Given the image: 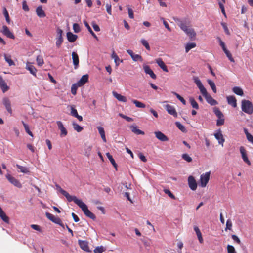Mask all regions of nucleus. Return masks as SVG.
<instances>
[{"label":"nucleus","mask_w":253,"mask_h":253,"mask_svg":"<svg viewBox=\"0 0 253 253\" xmlns=\"http://www.w3.org/2000/svg\"><path fill=\"white\" fill-rule=\"evenodd\" d=\"M166 109L169 114L173 116H177V112L173 106L170 105H167L166 106Z\"/></svg>","instance_id":"obj_24"},{"label":"nucleus","mask_w":253,"mask_h":253,"mask_svg":"<svg viewBox=\"0 0 253 253\" xmlns=\"http://www.w3.org/2000/svg\"><path fill=\"white\" fill-rule=\"evenodd\" d=\"M221 25H222L225 33L227 35H229L230 34V31H229L227 26L226 24L224 22H221Z\"/></svg>","instance_id":"obj_59"},{"label":"nucleus","mask_w":253,"mask_h":253,"mask_svg":"<svg viewBox=\"0 0 253 253\" xmlns=\"http://www.w3.org/2000/svg\"><path fill=\"white\" fill-rule=\"evenodd\" d=\"M226 98L229 105H231L234 108L237 107V100L234 96H228Z\"/></svg>","instance_id":"obj_20"},{"label":"nucleus","mask_w":253,"mask_h":253,"mask_svg":"<svg viewBox=\"0 0 253 253\" xmlns=\"http://www.w3.org/2000/svg\"><path fill=\"white\" fill-rule=\"evenodd\" d=\"M213 112L216 116L218 117V118H221L224 117L223 113L218 108H215L214 109Z\"/></svg>","instance_id":"obj_45"},{"label":"nucleus","mask_w":253,"mask_h":253,"mask_svg":"<svg viewBox=\"0 0 253 253\" xmlns=\"http://www.w3.org/2000/svg\"><path fill=\"white\" fill-rule=\"evenodd\" d=\"M113 95L114 97L116 98L118 101L123 102H126V98L125 96H123L115 91L113 92Z\"/></svg>","instance_id":"obj_26"},{"label":"nucleus","mask_w":253,"mask_h":253,"mask_svg":"<svg viewBox=\"0 0 253 253\" xmlns=\"http://www.w3.org/2000/svg\"><path fill=\"white\" fill-rule=\"evenodd\" d=\"M67 38L69 42H73L77 40L78 36L73 34L71 32H68L67 33Z\"/></svg>","instance_id":"obj_27"},{"label":"nucleus","mask_w":253,"mask_h":253,"mask_svg":"<svg viewBox=\"0 0 253 253\" xmlns=\"http://www.w3.org/2000/svg\"><path fill=\"white\" fill-rule=\"evenodd\" d=\"M72 125L73 126L74 129L76 130L78 132H80L82 131L83 129V127L80 125H79L78 124H77L76 122H73L72 123Z\"/></svg>","instance_id":"obj_41"},{"label":"nucleus","mask_w":253,"mask_h":253,"mask_svg":"<svg viewBox=\"0 0 253 253\" xmlns=\"http://www.w3.org/2000/svg\"><path fill=\"white\" fill-rule=\"evenodd\" d=\"M91 24H92V27H93V29L94 30V31H95L96 32H99L100 31V27H99V26L98 25H97L95 23V22H93Z\"/></svg>","instance_id":"obj_64"},{"label":"nucleus","mask_w":253,"mask_h":253,"mask_svg":"<svg viewBox=\"0 0 253 253\" xmlns=\"http://www.w3.org/2000/svg\"><path fill=\"white\" fill-rule=\"evenodd\" d=\"M241 109L242 111L248 114H252L253 113V105L249 100L244 99L242 101Z\"/></svg>","instance_id":"obj_3"},{"label":"nucleus","mask_w":253,"mask_h":253,"mask_svg":"<svg viewBox=\"0 0 253 253\" xmlns=\"http://www.w3.org/2000/svg\"><path fill=\"white\" fill-rule=\"evenodd\" d=\"M156 63L164 72H168V69L167 66L161 58H159L157 59L156 60Z\"/></svg>","instance_id":"obj_19"},{"label":"nucleus","mask_w":253,"mask_h":253,"mask_svg":"<svg viewBox=\"0 0 253 253\" xmlns=\"http://www.w3.org/2000/svg\"><path fill=\"white\" fill-rule=\"evenodd\" d=\"M78 87H80L78 86L77 83L74 84H72L71 86V91L72 94L76 95L77 93V90Z\"/></svg>","instance_id":"obj_47"},{"label":"nucleus","mask_w":253,"mask_h":253,"mask_svg":"<svg viewBox=\"0 0 253 253\" xmlns=\"http://www.w3.org/2000/svg\"><path fill=\"white\" fill-rule=\"evenodd\" d=\"M78 243L82 249L86 252H90L87 242L86 241L79 240Z\"/></svg>","instance_id":"obj_18"},{"label":"nucleus","mask_w":253,"mask_h":253,"mask_svg":"<svg viewBox=\"0 0 253 253\" xmlns=\"http://www.w3.org/2000/svg\"><path fill=\"white\" fill-rule=\"evenodd\" d=\"M141 42V43H142V44L145 46V47L148 50H150V46H149V44L148 43V42H147V41L144 39H142L140 41Z\"/></svg>","instance_id":"obj_52"},{"label":"nucleus","mask_w":253,"mask_h":253,"mask_svg":"<svg viewBox=\"0 0 253 253\" xmlns=\"http://www.w3.org/2000/svg\"><path fill=\"white\" fill-rule=\"evenodd\" d=\"M131 58L134 61H140L141 62L143 61V59H142V57L138 54H134L133 56H132Z\"/></svg>","instance_id":"obj_50"},{"label":"nucleus","mask_w":253,"mask_h":253,"mask_svg":"<svg viewBox=\"0 0 253 253\" xmlns=\"http://www.w3.org/2000/svg\"><path fill=\"white\" fill-rule=\"evenodd\" d=\"M36 61L37 64L40 66H42L44 63L43 59L42 57L40 55H39L37 57Z\"/></svg>","instance_id":"obj_51"},{"label":"nucleus","mask_w":253,"mask_h":253,"mask_svg":"<svg viewBox=\"0 0 253 253\" xmlns=\"http://www.w3.org/2000/svg\"><path fill=\"white\" fill-rule=\"evenodd\" d=\"M194 230L196 232L197 236L198 239L200 243H202L203 242V239L202 236V234L199 228L197 226H194Z\"/></svg>","instance_id":"obj_32"},{"label":"nucleus","mask_w":253,"mask_h":253,"mask_svg":"<svg viewBox=\"0 0 253 253\" xmlns=\"http://www.w3.org/2000/svg\"><path fill=\"white\" fill-rule=\"evenodd\" d=\"M57 125L59 129L61 131L60 136L61 137H64L67 135L68 132L66 128L64 126L63 123L61 121H57Z\"/></svg>","instance_id":"obj_13"},{"label":"nucleus","mask_w":253,"mask_h":253,"mask_svg":"<svg viewBox=\"0 0 253 253\" xmlns=\"http://www.w3.org/2000/svg\"><path fill=\"white\" fill-rule=\"evenodd\" d=\"M165 193L168 195V196L172 198V199H175V196L171 192V191L168 189H165L164 190Z\"/></svg>","instance_id":"obj_56"},{"label":"nucleus","mask_w":253,"mask_h":253,"mask_svg":"<svg viewBox=\"0 0 253 253\" xmlns=\"http://www.w3.org/2000/svg\"><path fill=\"white\" fill-rule=\"evenodd\" d=\"M68 107H70V109H71V112H70V115L73 117H75L76 116V115H77V114H78V112H77V110H76V109L75 108V105H69L68 106Z\"/></svg>","instance_id":"obj_40"},{"label":"nucleus","mask_w":253,"mask_h":253,"mask_svg":"<svg viewBox=\"0 0 253 253\" xmlns=\"http://www.w3.org/2000/svg\"><path fill=\"white\" fill-rule=\"evenodd\" d=\"M16 167L20 170L21 172L24 173H28L29 172V170L26 167L20 166L18 164H16Z\"/></svg>","instance_id":"obj_42"},{"label":"nucleus","mask_w":253,"mask_h":253,"mask_svg":"<svg viewBox=\"0 0 253 253\" xmlns=\"http://www.w3.org/2000/svg\"><path fill=\"white\" fill-rule=\"evenodd\" d=\"M181 157L183 160L187 162H191L192 161V158L186 153L183 154Z\"/></svg>","instance_id":"obj_53"},{"label":"nucleus","mask_w":253,"mask_h":253,"mask_svg":"<svg viewBox=\"0 0 253 253\" xmlns=\"http://www.w3.org/2000/svg\"><path fill=\"white\" fill-rule=\"evenodd\" d=\"M240 151L241 153V154L242 155V158L243 160V161L246 163L248 165H250L251 163L250 161L249 160L248 157L246 154V150L244 148V147H240Z\"/></svg>","instance_id":"obj_15"},{"label":"nucleus","mask_w":253,"mask_h":253,"mask_svg":"<svg viewBox=\"0 0 253 253\" xmlns=\"http://www.w3.org/2000/svg\"><path fill=\"white\" fill-rule=\"evenodd\" d=\"M130 128L131 129L132 132H133L134 133L137 135L144 134V132L143 131L139 129L136 126H130Z\"/></svg>","instance_id":"obj_34"},{"label":"nucleus","mask_w":253,"mask_h":253,"mask_svg":"<svg viewBox=\"0 0 253 253\" xmlns=\"http://www.w3.org/2000/svg\"><path fill=\"white\" fill-rule=\"evenodd\" d=\"M214 136L215 138L218 141V143L219 144L223 145L225 140L223 138V135L220 129L218 130V131L214 134Z\"/></svg>","instance_id":"obj_21"},{"label":"nucleus","mask_w":253,"mask_h":253,"mask_svg":"<svg viewBox=\"0 0 253 253\" xmlns=\"http://www.w3.org/2000/svg\"><path fill=\"white\" fill-rule=\"evenodd\" d=\"M106 156H107V158L109 160V161H110V162L112 164V165L117 169V165L115 161L113 159L112 156L109 153H107Z\"/></svg>","instance_id":"obj_37"},{"label":"nucleus","mask_w":253,"mask_h":253,"mask_svg":"<svg viewBox=\"0 0 253 253\" xmlns=\"http://www.w3.org/2000/svg\"><path fill=\"white\" fill-rule=\"evenodd\" d=\"M97 128L98 130V132L101 136V137L102 139V140L104 142H106V137H105V131H104V129L103 128V127H102V126H98L97 127Z\"/></svg>","instance_id":"obj_30"},{"label":"nucleus","mask_w":253,"mask_h":253,"mask_svg":"<svg viewBox=\"0 0 253 253\" xmlns=\"http://www.w3.org/2000/svg\"><path fill=\"white\" fill-rule=\"evenodd\" d=\"M1 32L5 36L9 38L12 39H14L15 38L14 35L11 32L9 28L6 25H3L2 26V30Z\"/></svg>","instance_id":"obj_12"},{"label":"nucleus","mask_w":253,"mask_h":253,"mask_svg":"<svg viewBox=\"0 0 253 253\" xmlns=\"http://www.w3.org/2000/svg\"><path fill=\"white\" fill-rule=\"evenodd\" d=\"M73 28L74 32L76 33H79L80 31V27L78 24L74 23L73 25Z\"/></svg>","instance_id":"obj_61"},{"label":"nucleus","mask_w":253,"mask_h":253,"mask_svg":"<svg viewBox=\"0 0 253 253\" xmlns=\"http://www.w3.org/2000/svg\"><path fill=\"white\" fill-rule=\"evenodd\" d=\"M227 249V253H236L235 248L232 245H228Z\"/></svg>","instance_id":"obj_54"},{"label":"nucleus","mask_w":253,"mask_h":253,"mask_svg":"<svg viewBox=\"0 0 253 253\" xmlns=\"http://www.w3.org/2000/svg\"><path fill=\"white\" fill-rule=\"evenodd\" d=\"M104 251V247L102 246L96 247L94 250V253H102Z\"/></svg>","instance_id":"obj_55"},{"label":"nucleus","mask_w":253,"mask_h":253,"mask_svg":"<svg viewBox=\"0 0 253 253\" xmlns=\"http://www.w3.org/2000/svg\"><path fill=\"white\" fill-rule=\"evenodd\" d=\"M232 90L234 93L239 96H243L244 94L243 91L241 88L238 86L234 87Z\"/></svg>","instance_id":"obj_33"},{"label":"nucleus","mask_w":253,"mask_h":253,"mask_svg":"<svg viewBox=\"0 0 253 253\" xmlns=\"http://www.w3.org/2000/svg\"><path fill=\"white\" fill-rule=\"evenodd\" d=\"M2 103L7 112L10 114H12V110L11 107V102L9 98L7 97L3 98L2 100Z\"/></svg>","instance_id":"obj_10"},{"label":"nucleus","mask_w":253,"mask_h":253,"mask_svg":"<svg viewBox=\"0 0 253 253\" xmlns=\"http://www.w3.org/2000/svg\"><path fill=\"white\" fill-rule=\"evenodd\" d=\"M189 102L190 103L191 105L194 109H196V110L199 109V105L194 98H193L192 97H190L189 98Z\"/></svg>","instance_id":"obj_36"},{"label":"nucleus","mask_w":253,"mask_h":253,"mask_svg":"<svg viewBox=\"0 0 253 253\" xmlns=\"http://www.w3.org/2000/svg\"><path fill=\"white\" fill-rule=\"evenodd\" d=\"M132 102L138 108H144L146 105L143 103L140 102L137 100L132 99Z\"/></svg>","instance_id":"obj_39"},{"label":"nucleus","mask_w":253,"mask_h":253,"mask_svg":"<svg viewBox=\"0 0 253 253\" xmlns=\"http://www.w3.org/2000/svg\"><path fill=\"white\" fill-rule=\"evenodd\" d=\"M22 123L24 126V127L25 128V131L31 136L33 137V135L32 132L30 131L29 129V126L26 124L24 122L22 121Z\"/></svg>","instance_id":"obj_44"},{"label":"nucleus","mask_w":253,"mask_h":253,"mask_svg":"<svg viewBox=\"0 0 253 253\" xmlns=\"http://www.w3.org/2000/svg\"><path fill=\"white\" fill-rule=\"evenodd\" d=\"M88 75H84L82 78L80 79L79 81L77 83L78 86H82L84 85L86 83L88 82Z\"/></svg>","instance_id":"obj_23"},{"label":"nucleus","mask_w":253,"mask_h":253,"mask_svg":"<svg viewBox=\"0 0 253 253\" xmlns=\"http://www.w3.org/2000/svg\"><path fill=\"white\" fill-rule=\"evenodd\" d=\"M92 149V146H87L85 147L84 149V155L87 156V157H89L91 154V151Z\"/></svg>","instance_id":"obj_48"},{"label":"nucleus","mask_w":253,"mask_h":253,"mask_svg":"<svg viewBox=\"0 0 253 253\" xmlns=\"http://www.w3.org/2000/svg\"><path fill=\"white\" fill-rule=\"evenodd\" d=\"M22 9L25 11H29V8L27 4L26 1H23L22 2Z\"/></svg>","instance_id":"obj_62"},{"label":"nucleus","mask_w":253,"mask_h":253,"mask_svg":"<svg viewBox=\"0 0 253 253\" xmlns=\"http://www.w3.org/2000/svg\"><path fill=\"white\" fill-rule=\"evenodd\" d=\"M232 226V223L230 219H228L226 221V228L225 229V231H227V230H231V228Z\"/></svg>","instance_id":"obj_58"},{"label":"nucleus","mask_w":253,"mask_h":253,"mask_svg":"<svg viewBox=\"0 0 253 253\" xmlns=\"http://www.w3.org/2000/svg\"><path fill=\"white\" fill-rule=\"evenodd\" d=\"M62 33L63 31L61 29L58 28L57 30V37L56 38V45L57 48L60 47L63 42Z\"/></svg>","instance_id":"obj_9"},{"label":"nucleus","mask_w":253,"mask_h":253,"mask_svg":"<svg viewBox=\"0 0 253 253\" xmlns=\"http://www.w3.org/2000/svg\"><path fill=\"white\" fill-rule=\"evenodd\" d=\"M5 176L7 180L15 186L19 188L22 187V186L20 181L15 177L12 176L10 174L7 173Z\"/></svg>","instance_id":"obj_8"},{"label":"nucleus","mask_w":253,"mask_h":253,"mask_svg":"<svg viewBox=\"0 0 253 253\" xmlns=\"http://www.w3.org/2000/svg\"><path fill=\"white\" fill-rule=\"evenodd\" d=\"M0 87L4 93L9 89V87L1 76H0Z\"/></svg>","instance_id":"obj_22"},{"label":"nucleus","mask_w":253,"mask_h":253,"mask_svg":"<svg viewBox=\"0 0 253 253\" xmlns=\"http://www.w3.org/2000/svg\"><path fill=\"white\" fill-rule=\"evenodd\" d=\"M4 59L5 61L8 63L9 66H12L14 65V63L13 60L11 59V56L10 55H7L6 54L4 55Z\"/></svg>","instance_id":"obj_46"},{"label":"nucleus","mask_w":253,"mask_h":253,"mask_svg":"<svg viewBox=\"0 0 253 253\" xmlns=\"http://www.w3.org/2000/svg\"><path fill=\"white\" fill-rule=\"evenodd\" d=\"M3 14L5 17V19H6V22L9 24L10 23V18H9V14H8V11H7L6 8H4L3 9Z\"/></svg>","instance_id":"obj_57"},{"label":"nucleus","mask_w":253,"mask_h":253,"mask_svg":"<svg viewBox=\"0 0 253 253\" xmlns=\"http://www.w3.org/2000/svg\"><path fill=\"white\" fill-rule=\"evenodd\" d=\"M210 176V172H207L200 176V185L202 187H205L208 183Z\"/></svg>","instance_id":"obj_6"},{"label":"nucleus","mask_w":253,"mask_h":253,"mask_svg":"<svg viewBox=\"0 0 253 253\" xmlns=\"http://www.w3.org/2000/svg\"><path fill=\"white\" fill-rule=\"evenodd\" d=\"M0 217L5 223L9 222V218L3 211L2 208L0 207Z\"/></svg>","instance_id":"obj_31"},{"label":"nucleus","mask_w":253,"mask_h":253,"mask_svg":"<svg viewBox=\"0 0 253 253\" xmlns=\"http://www.w3.org/2000/svg\"><path fill=\"white\" fill-rule=\"evenodd\" d=\"M204 97L205 98L207 102L211 105L213 106L218 104L217 102L209 94Z\"/></svg>","instance_id":"obj_28"},{"label":"nucleus","mask_w":253,"mask_h":253,"mask_svg":"<svg viewBox=\"0 0 253 253\" xmlns=\"http://www.w3.org/2000/svg\"><path fill=\"white\" fill-rule=\"evenodd\" d=\"M196 46V44L194 42H190V43H187L185 46V52L186 53H188L190 50L195 47Z\"/></svg>","instance_id":"obj_38"},{"label":"nucleus","mask_w":253,"mask_h":253,"mask_svg":"<svg viewBox=\"0 0 253 253\" xmlns=\"http://www.w3.org/2000/svg\"><path fill=\"white\" fill-rule=\"evenodd\" d=\"M84 23L85 25V26L87 28V30L89 32V33L91 34V35L96 40H98V38L96 36V35L93 32V31L92 30L91 27H90L88 23L86 21H84Z\"/></svg>","instance_id":"obj_35"},{"label":"nucleus","mask_w":253,"mask_h":253,"mask_svg":"<svg viewBox=\"0 0 253 253\" xmlns=\"http://www.w3.org/2000/svg\"><path fill=\"white\" fill-rule=\"evenodd\" d=\"M56 189L62 194L67 199L68 201L70 202L74 201V198H76L75 196H71L67 191L63 189L59 185H56Z\"/></svg>","instance_id":"obj_5"},{"label":"nucleus","mask_w":253,"mask_h":253,"mask_svg":"<svg viewBox=\"0 0 253 253\" xmlns=\"http://www.w3.org/2000/svg\"><path fill=\"white\" fill-rule=\"evenodd\" d=\"M224 123V119L223 118H218L216 121V125L218 126H221Z\"/></svg>","instance_id":"obj_63"},{"label":"nucleus","mask_w":253,"mask_h":253,"mask_svg":"<svg viewBox=\"0 0 253 253\" xmlns=\"http://www.w3.org/2000/svg\"><path fill=\"white\" fill-rule=\"evenodd\" d=\"M74 203L77 204L83 211L84 214L88 217L94 220L96 219L95 215L92 213L88 209L87 205L81 200L77 198H74Z\"/></svg>","instance_id":"obj_2"},{"label":"nucleus","mask_w":253,"mask_h":253,"mask_svg":"<svg viewBox=\"0 0 253 253\" xmlns=\"http://www.w3.org/2000/svg\"><path fill=\"white\" fill-rule=\"evenodd\" d=\"M73 63L74 65V69H77L79 67V56L76 52H73L72 53Z\"/></svg>","instance_id":"obj_17"},{"label":"nucleus","mask_w":253,"mask_h":253,"mask_svg":"<svg viewBox=\"0 0 253 253\" xmlns=\"http://www.w3.org/2000/svg\"><path fill=\"white\" fill-rule=\"evenodd\" d=\"M188 182L189 188L192 190H195L197 187V184L195 179L192 176H190L188 178Z\"/></svg>","instance_id":"obj_11"},{"label":"nucleus","mask_w":253,"mask_h":253,"mask_svg":"<svg viewBox=\"0 0 253 253\" xmlns=\"http://www.w3.org/2000/svg\"><path fill=\"white\" fill-rule=\"evenodd\" d=\"M26 69L28 70L32 75L35 77L36 76L37 69L33 65L27 64Z\"/></svg>","instance_id":"obj_29"},{"label":"nucleus","mask_w":253,"mask_h":253,"mask_svg":"<svg viewBox=\"0 0 253 253\" xmlns=\"http://www.w3.org/2000/svg\"><path fill=\"white\" fill-rule=\"evenodd\" d=\"M173 94L174 95H175L176 98L178 100H179L183 105H186V102L185 100L182 97H181L179 94L177 93L176 92H173Z\"/></svg>","instance_id":"obj_49"},{"label":"nucleus","mask_w":253,"mask_h":253,"mask_svg":"<svg viewBox=\"0 0 253 253\" xmlns=\"http://www.w3.org/2000/svg\"><path fill=\"white\" fill-rule=\"evenodd\" d=\"M193 80L194 82L197 85V87L200 91L201 93L203 95V96L205 97L207 96L208 93L206 89L205 88L199 79L197 77H194L193 78Z\"/></svg>","instance_id":"obj_4"},{"label":"nucleus","mask_w":253,"mask_h":253,"mask_svg":"<svg viewBox=\"0 0 253 253\" xmlns=\"http://www.w3.org/2000/svg\"><path fill=\"white\" fill-rule=\"evenodd\" d=\"M45 215L47 218L53 223L58 224L61 226H63V224L61 220L59 217H55L54 215L48 212L45 213Z\"/></svg>","instance_id":"obj_7"},{"label":"nucleus","mask_w":253,"mask_h":253,"mask_svg":"<svg viewBox=\"0 0 253 253\" xmlns=\"http://www.w3.org/2000/svg\"><path fill=\"white\" fill-rule=\"evenodd\" d=\"M36 14L40 18H43L46 16L45 12L42 9V6H38L36 9Z\"/></svg>","instance_id":"obj_25"},{"label":"nucleus","mask_w":253,"mask_h":253,"mask_svg":"<svg viewBox=\"0 0 253 253\" xmlns=\"http://www.w3.org/2000/svg\"><path fill=\"white\" fill-rule=\"evenodd\" d=\"M156 137L159 140L165 142L169 140L168 137L161 131L155 132Z\"/></svg>","instance_id":"obj_16"},{"label":"nucleus","mask_w":253,"mask_h":253,"mask_svg":"<svg viewBox=\"0 0 253 253\" xmlns=\"http://www.w3.org/2000/svg\"><path fill=\"white\" fill-rule=\"evenodd\" d=\"M176 126L182 132H184L185 131V128L183 125H182L180 123L176 122Z\"/></svg>","instance_id":"obj_60"},{"label":"nucleus","mask_w":253,"mask_h":253,"mask_svg":"<svg viewBox=\"0 0 253 253\" xmlns=\"http://www.w3.org/2000/svg\"><path fill=\"white\" fill-rule=\"evenodd\" d=\"M207 82L210 87L211 88L213 92L215 93H216V88L213 81L211 80H208Z\"/></svg>","instance_id":"obj_43"},{"label":"nucleus","mask_w":253,"mask_h":253,"mask_svg":"<svg viewBox=\"0 0 253 253\" xmlns=\"http://www.w3.org/2000/svg\"><path fill=\"white\" fill-rule=\"evenodd\" d=\"M173 19L175 22L177 23V25L180 27L181 29L188 36H189L191 39L195 37L196 34L193 28L186 26L185 21L177 17H174Z\"/></svg>","instance_id":"obj_1"},{"label":"nucleus","mask_w":253,"mask_h":253,"mask_svg":"<svg viewBox=\"0 0 253 253\" xmlns=\"http://www.w3.org/2000/svg\"><path fill=\"white\" fill-rule=\"evenodd\" d=\"M143 67L144 71L146 74L149 75L153 79H156V75L154 74L153 71L151 69L150 67L148 65H144Z\"/></svg>","instance_id":"obj_14"}]
</instances>
